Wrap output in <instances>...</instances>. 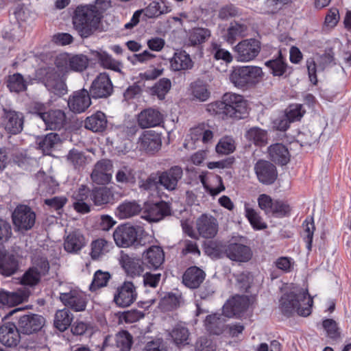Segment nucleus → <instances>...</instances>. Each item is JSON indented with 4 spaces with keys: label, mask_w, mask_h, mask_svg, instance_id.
<instances>
[{
    "label": "nucleus",
    "mask_w": 351,
    "mask_h": 351,
    "mask_svg": "<svg viewBox=\"0 0 351 351\" xmlns=\"http://www.w3.org/2000/svg\"><path fill=\"white\" fill-rule=\"evenodd\" d=\"M91 105L90 94L86 89L75 91L69 97L68 106L70 110L75 113L85 112Z\"/></svg>",
    "instance_id": "obj_19"
},
{
    "label": "nucleus",
    "mask_w": 351,
    "mask_h": 351,
    "mask_svg": "<svg viewBox=\"0 0 351 351\" xmlns=\"http://www.w3.org/2000/svg\"><path fill=\"white\" fill-rule=\"evenodd\" d=\"M170 336L177 346L188 344L189 332L186 327L176 325L171 331Z\"/></svg>",
    "instance_id": "obj_44"
},
{
    "label": "nucleus",
    "mask_w": 351,
    "mask_h": 351,
    "mask_svg": "<svg viewBox=\"0 0 351 351\" xmlns=\"http://www.w3.org/2000/svg\"><path fill=\"white\" fill-rule=\"evenodd\" d=\"M73 315L69 309L58 310L54 316V326L61 332L65 331L71 324Z\"/></svg>",
    "instance_id": "obj_37"
},
{
    "label": "nucleus",
    "mask_w": 351,
    "mask_h": 351,
    "mask_svg": "<svg viewBox=\"0 0 351 351\" xmlns=\"http://www.w3.org/2000/svg\"><path fill=\"white\" fill-rule=\"evenodd\" d=\"M245 137L249 141L258 146H264L267 143V131L258 127H253L248 130Z\"/></svg>",
    "instance_id": "obj_42"
},
{
    "label": "nucleus",
    "mask_w": 351,
    "mask_h": 351,
    "mask_svg": "<svg viewBox=\"0 0 351 351\" xmlns=\"http://www.w3.org/2000/svg\"><path fill=\"white\" fill-rule=\"evenodd\" d=\"M12 221L19 230H28L35 223L36 214L30 207L20 205L15 208L12 213Z\"/></svg>",
    "instance_id": "obj_11"
},
{
    "label": "nucleus",
    "mask_w": 351,
    "mask_h": 351,
    "mask_svg": "<svg viewBox=\"0 0 351 351\" xmlns=\"http://www.w3.org/2000/svg\"><path fill=\"white\" fill-rule=\"evenodd\" d=\"M138 143L141 149L147 154H153L160 149L162 140L158 133L153 130H147L141 134Z\"/></svg>",
    "instance_id": "obj_20"
},
{
    "label": "nucleus",
    "mask_w": 351,
    "mask_h": 351,
    "mask_svg": "<svg viewBox=\"0 0 351 351\" xmlns=\"http://www.w3.org/2000/svg\"><path fill=\"white\" fill-rule=\"evenodd\" d=\"M205 278V273L199 268L194 266L188 268L182 277V282L190 289H196Z\"/></svg>",
    "instance_id": "obj_29"
},
{
    "label": "nucleus",
    "mask_w": 351,
    "mask_h": 351,
    "mask_svg": "<svg viewBox=\"0 0 351 351\" xmlns=\"http://www.w3.org/2000/svg\"><path fill=\"white\" fill-rule=\"evenodd\" d=\"M319 137V133L312 132L309 130H304L298 134L297 142L302 147L311 146L317 141Z\"/></svg>",
    "instance_id": "obj_55"
},
{
    "label": "nucleus",
    "mask_w": 351,
    "mask_h": 351,
    "mask_svg": "<svg viewBox=\"0 0 351 351\" xmlns=\"http://www.w3.org/2000/svg\"><path fill=\"white\" fill-rule=\"evenodd\" d=\"M66 161L75 170L81 171L86 165L87 158L83 152L72 149L66 155Z\"/></svg>",
    "instance_id": "obj_39"
},
{
    "label": "nucleus",
    "mask_w": 351,
    "mask_h": 351,
    "mask_svg": "<svg viewBox=\"0 0 351 351\" xmlns=\"http://www.w3.org/2000/svg\"><path fill=\"white\" fill-rule=\"evenodd\" d=\"M170 65L172 70L180 71L192 69L193 62L185 51H178L170 59Z\"/></svg>",
    "instance_id": "obj_30"
},
{
    "label": "nucleus",
    "mask_w": 351,
    "mask_h": 351,
    "mask_svg": "<svg viewBox=\"0 0 351 351\" xmlns=\"http://www.w3.org/2000/svg\"><path fill=\"white\" fill-rule=\"evenodd\" d=\"M60 143V135L57 133L51 132L40 138L38 144L43 154L49 155Z\"/></svg>",
    "instance_id": "obj_38"
},
{
    "label": "nucleus",
    "mask_w": 351,
    "mask_h": 351,
    "mask_svg": "<svg viewBox=\"0 0 351 351\" xmlns=\"http://www.w3.org/2000/svg\"><path fill=\"white\" fill-rule=\"evenodd\" d=\"M271 160L279 165H285L289 161V154L287 148L281 143H276L268 148Z\"/></svg>",
    "instance_id": "obj_34"
},
{
    "label": "nucleus",
    "mask_w": 351,
    "mask_h": 351,
    "mask_svg": "<svg viewBox=\"0 0 351 351\" xmlns=\"http://www.w3.org/2000/svg\"><path fill=\"white\" fill-rule=\"evenodd\" d=\"M69 71L77 72L83 71L88 64V60L86 56L82 54L80 55H70Z\"/></svg>",
    "instance_id": "obj_54"
},
{
    "label": "nucleus",
    "mask_w": 351,
    "mask_h": 351,
    "mask_svg": "<svg viewBox=\"0 0 351 351\" xmlns=\"http://www.w3.org/2000/svg\"><path fill=\"white\" fill-rule=\"evenodd\" d=\"M207 110L213 114L241 119L246 111V102L243 96L228 93L223 95L222 101L210 104Z\"/></svg>",
    "instance_id": "obj_2"
},
{
    "label": "nucleus",
    "mask_w": 351,
    "mask_h": 351,
    "mask_svg": "<svg viewBox=\"0 0 351 351\" xmlns=\"http://www.w3.org/2000/svg\"><path fill=\"white\" fill-rule=\"evenodd\" d=\"M158 172L160 186L168 191H174L178 189L179 182L184 174L183 169L180 166H172L165 171Z\"/></svg>",
    "instance_id": "obj_10"
},
{
    "label": "nucleus",
    "mask_w": 351,
    "mask_h": 351,
    "mask_svg": "<svg viewBox=\"0 0 351 351\" xmlns=\"http://www.w3.org/2000/svg\"><path fill=\"white\" fill-rule=\"evenodd\" d=\"M2 125L12 134H17L23 129L24 117L21 112L3 108Z\"/></svg>",
    "instance_id": "obj_14"
},
{
    "label": "nucleus",
    "mask_w": 351,
    "mask_h": 351,
    "mask_svg": "<svg viewBox=\"0 0 351 351\" xmlns=\"http://www.w3.org/2000/svg\"><path fill=\"white\" fill-rule=\"evenodd\" d=\"M19 269L18 256L14 254H5L0 256V273L6 276L15 274Z\"/></svg>",
    "instance_id": "obj_32"
},
{
    "label": "nucleus",
    "mask_w": 351,
    "mask_h": 351,
    "mask_svg": "<svg viewBox=\"0 0 351 351\" xmlns=\"http://www.w3.org/2000/svg\"><path fill=\"white\" fill-rule=\"evenodd\" d=\"M261 49V42L255 38L245 39L234 47L236 56L239 62H249L258 56Z\"/></svg>",
    "instance_id": "obj_8"
},
{
    "label": "nucleus",
    "mask_w": 351,
    "mask_h": 351,
    "mask_svg": "<svg viewBox=\"0 0 351 351\" xmlns=\"http://www.w3.org/2000/svg\"><path fill=\"white\" fill-rule=\"evenodd\" d=\"M197 229L202 237L213 238L217 233V221L211 215H202L197 220Z\"/></svg>",
    "instance_id": "obj_25"
},
{
    "label": "nucleus",
    "mask_w": 351,
    "mask_h": 351,
    "mask_svg": "<svg viewBox=\"0 0 351 351\" xmlns=\"http://www.w3.org/2000/svg\"><path fill=\"white\" fill-rule=\"evenodd\" d=\"M247 30V25L236 21L231 22L226 33L223 35L224 40L232 44L239 37L244 36Z\"/></svg>",
    "instance_id": "obj_40"
},
{
    "label": "nucleus",
    "mask_w": 351,
    "mask_h": 351,
    "mask_svg": "<svg viewBox=\"0 0 351 351\" xmlns=\"http://www.w3.org/2000/svg\"><path fill=\"white\" fill-rule=\"evenodd\" d=\"M119 263L128 276L131 277L139 276L144 271L145 264L143 258L130 256L123 254L119 258Z\"/></svg>",
    "instance_id": "obj_24"
},
{
    "label": "nucleus",
    "mask_w": 351,
    "mask_h": 351,
    "mask_svg": "<svg viewBox=\"0 0 351 351\" xmlns=\"http://www.w3.org/2000/svg\"><path fill=\"white\" fill-rule=\"evenodd\" d=\"M302 227L304 228L303 232V239L306 243L307 248L311 250L313 233L315 230V225L313 219H311L310 221L305 220L302 223Z\"/></svg>",
    "instance_id": "obj_58"
},
{
    "label": "nucleus",
    "mask_w": 351,
    "mask_h": 351,
    "mask_svg": "<svg viewBox=\"0 0 351 351\" xmlns=\"http://www.w3.org/2000/svg\"><path fill=\"white\" fill-rule=\"evenodd\" d=\"M313 298L307 289L295 287L289 293H285L280 300V308L286 316L294 313L306 317L311 313Z\"/></svg>",
    "instance_id": "obj_1"
},
{
    "label": "nucleus",
    "mask_w": 351,
    "mask_h": 351,
    "mask_svg": "<svg viewBox=\"0 0 351 351\" xmlns=\"http://www.w3.org/2000/svg\"><path fill=\"white\" fill-rule=\"evenodd\" d=\"M21 302V299L16 293L0 291V304L3 305L13 306Z\"/></svg>",
    "instance_id": "obj_63"
},
{
    "label": "nucleus",
    "mask_w": 351,
    "mask_h": 351,
    "mask_svg": "<svg viewBox=\"0 0 351 351\" xmlns=\"http://www.w3.org/2000/svg\"><path fill=\"white\" fill-rule=\"evenodd\" d=\"M141 209L136 201H125L117 207V215L120 219H128L137 215Z\"/></svg>",
    "instance_id": "obj_35"
},
{
    "label": "nucleus",
    "mask_w": 351,
    "mask_h": 351,
    "mask_svg": "<svg viewBox=\"0 0 351 351\" xmlns=\"http://www.w3.org/2000/svg\"><path fill=\"white\" fill-rule=\"evenodd\" d=\"M263 77L262 69L256 66H240L234 69L230 79L235 86L243 88L258 83Z\"/></svg>",
    "instance_id": "obj_5"
},
{
    "label": "nucleus",
    "mask_w": 351,
    "mask_h": 351,
    "mask_svg": "<svg viewBox=\"0 0 351 351\" xmlns=\"http://www.w3.org/2000/svg\"><path fill=\"white\" fill-rule=\"evenodd\" d=\"M32 269L42 276L46 275L49 269V263L47 258L43 255L36 254L32 258Z\"/></svg>",
    "instance_id": "obj_52"
},
{
    "label": "nucleus",
    "mask_w": 351,
    "mask_h": 351,
    "mask_svg": "<svg viewBox=\"0 0 351 351\" xmlns=\"http://www.w3.org/2000/svg\"><path fill=\"white\" fill-rule=\"evenodd\" d=\"M91 54L103 68L110 69L121 74L123 73L121 71L122 63L114 59L107 52L102 50L93 51Z\"/></svg>",
    "instance_id": "obj_27"
},
{
    "label": "nucleus",
    "mask_w": 351,
    "mask_h": 351,
    "mask_svg": "<svg viewBox=\"0 0 351 351\" xmlns=\"http://www.w3.org/2000/svg\"><path fill=\"white\" fill-rule=\"evenodd\" d=\"M245 216L254 229L262 230L267 228L266 223L263 221L261 217L254 209L249 208L247 205H245Z\"/></svg>",
    "instance_id": "obj_53"
},
{
    "label": "nucleus",
    "mask_w": 351,
    "mask_h": 351,
    "mask_svg": "<svg viewBox=\"0 0 351 351\" xmlns=\"http://www.w3.org/2000/svg\"><path fill=\"white\" fill-rule=\"evenodd\" d=\"M42 121L47 129L60 130L66 123V114L62 110H49Z\"/></svg>",
    "instance_id": "obj_28"
},
{
    "label": "nucleus",
    "mask_w": 351,
    "mask_h": 351,
    "mask_svg": "<svg viewBox=\"0 0 351 351\" xmlns=\"http://www.w3.org/2000/svg\"><path fill=\"white\" fill-rule=\"evenodd\" d=\"M136 296L134 284L126 281L117 287L113 301L117 306L125 308L130 306L136 300Z\"/></svg>",
    "instance_id": "obj_13"
},
{
    "label": "nucleus",
    "mask_w": 351,
    "mask_h": 351,
    "mask_svg": "<svg viewBox=\"0 0 351 351\" xmlns=\"http://www.w3.org/2000/svg\"><path fill=\"white\" fill-rule=\"evenodd\" d=\"M224 253L231 261L239 263L247 262L252 256V250L248 246L237 243L228 245Z\"/></svg>",
    "instance_id": "obj_22"
},
{
    "label": "nucleus",
    "mask_w": 351,
    "mask_h": 351,
    "mask_svg": "<svg viewBox=\"0 0 351 351\" xmlns=\"http://www.w3.org/2000/svg\"><path fill=\"white\" fill-rule=\"evenodd\" d=\"M59 299L66 308L71 309L75 312L85 311L88 301L87 295L77 289L60 293Z\"/></svg>",
    "instance_id": "obj_7"
},
{
    "label": "nucleus",
    "mask_w": 351,
    "mask_h": 351,
    "mask_svg": "<svg viewBox=\"0 0 351 351\" xmlns=\"http://www.w3.org/2000/svg\"><path fill=\"white\" fill-rule=\"evenodd\" d=\"M179 302V298L176 294L169 293L162 299L160 305L165 310L171 311L178 307Z\"/></svg>",
    "instance_id": "obj_62"
},
{
    "label": "nucleus",
    "mask_w": 351,
    "mask_h": 351,
    "mask_svg": "<svg viewBox=\"0 0 351 351\" xmlns=\"http://www.w3.org/2000/svg\"><path fill=\"white\" fill-rule=\"evenodd\" d=\"M305 111L302 110V105L292 104L286 110V116L291 121H296L300 120L303 117Z\"/></svg>",
    "instance_id": "obj_61"
},
{
    "label": "nucleus",
    "mask_w": 351,
    "mask_h": 351,
    "mask_svg": "<svg viewBox=\"0 0 351 351\" xmlns=\"http://www.w3.org/2000/svg\"><path fill=\"white\" fill-rule=\"evenodd\" d=\"M113 86L109 75L102 73L93 80L90 94L93 98H106L112 93Z\"/></svg>",
    "instance_id": "obj_16"
},
{
    "label": "nucleus",
    "mask_w": 351,
    "mask_h": 351,
    "mask_svg": "<svg viewBox=\"0 0 351 351\" xmlns=\"http://www.w3.org/2000/svg\"><path fill=\"white\" fill-rule=\"evenodd\" d=\"M90 197L96 206H101L112 201L114 194L108 187H96L90 192Z\"/></svg>",
    "instance_id": "obj_36"
},
{
    "label": "nucleus",
    "mask_w": 351,
    "mask_h": 351,
    "mask_svg": "<svg viewBox=\"0 0 351 351\" xmlns=\"http://www.w3.org/2000/svg\"><path fill=\"white\" fill-rule=\"evenodd\" d=\"M90 246V256L97 260L109 252L111 243L104 239H98L92 241Z\"/></svg>",
    "instance_id": "obj_43"
},
{
    "label": "nucleus",
    "mask_w": 351,
    "mask_h": 351,
    "mask_svg": "<svg viewBox=\"0 0 351 351\" xmlns=\"http://www.w3.org/2000/svg\"><path fill=\"white\" fill-rule=\"evenodd\" d=\"M265 66L269 69L274 76H282L287 70V64L284 62L280 53L278 58L267 61Z\"/></svg>",
    "instance_id": "obj_50"
},
{
    "label": "nucleus",
    "mask_w": 351,
    "mask_h": 351,
    "mask_svg": "<svg viewBox=\"0 0 351 351\" xmlns=\"http://www.w3.org/2000/svg\"><path fill=\"white\" fill-rule=\"evenodd\" d=\"M248 306L249 300L246 296H234L223 306V315L227 317L239 316L247 308Z\"/></svg>",
    "instance_id": "obj_18"
},
{
    "label": "nucleus",
    "mask_w": 351,
    "mask_h": 351,
    "mask_svg": "<svg viewBox=\"0 0 351 351\" xmlns=\"http://www.w3.org/2000/svg\"><path fill=\"white\" fill-rule=\"evenodd\" d=\"M44 73L45 85L47 90L58 96L67 93V86L65 80L60 76L54 67H47L43 70Z\"/></svg>",
    "instance_id": "obj_9"
},
{
    "label": "nucleus",
    "mask_w": 351,
    "mask_h": 351,
    "mask_svg": "<svg viewBox=\"0 0 351 351\" xmlns=\"http://www.w3.org/2000/svg\"><path fill=\"white\" fill-rule=\"evenodd\" d=\"M235 149L234 140L228 136L222 138L216 145V152L221 154H229Z\"/></svg>",
    "instance_id": "obj_56"
},
{
    "label": "nucleus",
    "mask_w": 351,
    "mask_h": 351,
    "mask_svg": "<svg viewBox=\"0 0 351 351\" xmlns=\"http://www.w3.org/2000/svg\"><path fill=\"white\" fill-rule=\"evenodd\" d=\"M45 319L38 314H26L19 317L17 327L23 335H31L38 332L45 325Z\"/></svg>",
    "instance_id": "obj_12"
},
{
    "label": "nucleus",
    "mask_w": 351,
    "mask_h": 351,
    "mask_svg": "<svg viewBox=\"0 0 351 351\" xmlns=\"http://www.w3.org/2000/svg\"><path fill=\"white\" fill-rule=\"evenodd\" d=\"M322 325L330 339H336L340 337L337 324L334 319H326L323 321Z\"/></svg>",
    "instance_id": "obj_60"
},
{
    "label": "nucleus",
    "mask_w": 351,
    "mask_h": 351,
    "mask_svg": "<svg viewBox=\"0 0 351 351\" xmlns=\"http://www.w3.org/2000/svg\"><path fill=\"white\" fill-rule=\"evenodd\" d=\"M191 93L193 97L199 101H205L210 97V92L206 86L199 83L191 85Z\"/></svg>",
    "instance_id": "obj_57"
},
{
    "label": "nucleus",
    "mask_w": 351,
    "mask_h": 351,
    "mask_svg": "<svg viewBox=\"0 0 351 351\" xmlns=\"http://www.w3.org/2000/svg\"><path fill=\"white\" fill-rule=\"evenodd\" d=\"M137 120L141 128H149L159 125L162 122V115L158 110L149 108L142 110Z\"/></svg>",
    "instance_id": "obj_26"
},
{
    "label": "nucleus",
    "mask_w": 351,
    "mask_h": 351,
    "mask_svg": "<svg viewBox=\"0 0 351 351\" xmlns=\"http://www.w3.org/2000/svg\"><path fill=\"white\" fill-rule=\"evenodd\" d=\"M7 86L11 92L19 93L27 89V83L21 74L15 73L9 76Z\"/></svg>",
    "instance_id": "obj_48"
},
{
    "label": "nucleus",
    "mask_w": 351,
    "mask_h": 351,
    "mask_svg": "<svg viewBox=\"0 0 351 351\" xmlns=\"http://www.w3.org/2000/svg\"><path fill=\"white\" fill-rule=\"evenodd\" d=\"M84 127L94 132H101L107 127V119L104 113L98 111L84 121Z\"/></svg>",
    "instance_id": "obj_31"
},
{
    "label": "nucleus",
    "mask_w": 351,
    "mask_h": 351,
    "mask_svg": "<svg viewBox=\"0 0 351 351\" xmlns=\"http://www.w3.org/2000/svg\"><path fill=\"white\" fill-rule=\"evenodd\" d=\"M41 276L34 270L30 267L25 273L23 274L21 278V283L25 285H28L30 287H33L37 285L40 280Z\"/></svg>",
    "instance_id": "obj_59"
},
{
    "label": "nucleus",
    "mask_w": 351,
    "mask_h": 351,
    "mask_svg": "<svg viewBox=\"0 0 351 351\" xmlns=\"http://www.w3.org/2000/svg\"><path fill=\"white\" fill-rule=\"evenodd\" d=\"M161 279L160 274H152L147 272L143 276L144 287L147 288H156L158 287Z\"/></svg>",
    "instance_id": "obj_64"
},
{
    "label": "nucleus",
    "mask_w": 351,
    "mask_h": 351,
    "mask_svg": "<svg viewBox=\"0 0 351 351\" xmlns=\"http://www.w3.org/2000/svg\"><path fill=\"white\" fill-rule=\"evenodd\" d=\"M112 162L108 159H101L97 161L90 174L91 180L97 184H106L112 179Z\"/></svg>",
    "instance_id": "obj_17"
},
{
    "label": "nucleus",
    "mask_w": 351,
    "mask_h": 351,
    "mask_svg": "<svg viewBox=\"0 0 351 351\" xmlns=\"http://www.w3.org/2000/svg\"><path fill=\"white\" fill-rule=\"evenodd\" d=\"M142 258L149 269H158L165 261V252L161 247L152 245L143 252Z\"/></svg>",
    "instance_id": "obj_23"
},
{
    "label": "nucleus",
    "mask_w": 351,
    "mask_h": 351,
    "mask_svg": "<svg viewBox=\"0 0 351 351\" xmlns=\"http://www.w3.org/2000/svg\"><path fill=\"white\" fill-rule=\"evenodd\" d=\"M86 245L84 237L79 232L75 231L66 237L64 243V250L70 253H76Z\"/></svg>",
    "instance_id": "obj_33"
},
{
    "label": "nucleus",
    "mask_w": 351,
    "mask_h": 351,
    "mask_svg": "<svg viewBox=\"0 0 351 351\" xmlns=\"http://www.w3.org/2000/svg\"><path fill=\"white\" fill-rule=\"evenodd\" d=\"M256 177L260 182L265 185L272 184L277 179L276 167L271 162L260 160L254 167Z\"/></svg>",
    "instance_id": "obj_15"
},
{
    "label": "nucleus",
    "mask_w": 351,
    "mask_h": 351,
    "mask_svg": "<svg viewBox=\"0 0 351 351\" xmlns=\"http://www.w3.org/2000/svg\"><path fill=\"white\" fill-rule=\"evenodd\" d=\"M210 36V32L208 29L195 28L189 34V45L196 46L204 43Z\"/></svg>",
    "instance_id": "obj_46"
},
{
    "label": "nucleus",
    "mask_w": 351,
    "mask_h": 351,
    "mask_svg": "<svg viewBox=\"0 0 351 351\" xmlns=\"http://www.w3.org/2000/svg\"><path fill=\"white\" fill-rule=\"evenodd\" d=\"M100 12L95 5L77 6L73 22L75 29L83 38L90 36L97 29L100 20Z\"/></svg>",
    "instance_id": "obj_3"
},
{
    "label": "nucleus",
    "mask_w": 351,
    "mask_h": 351,
    "mask_svg": "<svg viewBox=\"0 0 351 351\" xmlns=\"http://www.w3.org/2000/svg\"><path fill=\"white\" fill-rule=\"evenodd\" d=\"M171 82L168 78H162L152 88V94L156 95L159 99H163L170 90Z\"/></svg>",
    "instance_id": "obj_49"
},
{
    "label": "nucleus",
    "mask_w": 351,
    "mask_h": 351,
    "mask_svg": "<svg viewBox=\"0 0 351 351\" xmlns=\"http://www.w3.org/2000/svg\"><path fill=\"white\" fill-rule=\"evenodd\" d=\"M115 342L119 351H130L133 343V338L128 331L122 330L116 335Z\"/></svg>",
    "instance_id": "obj_47"
},
{
    "label": "nucleus",
    "mask_w": 351,
    "mask_h": 351,
    "mask_svg": "<svg viewBox=\"0 0 351 351\" xmlns=\"http://www.w3.org/2000/svg\"><path fill=\"white\" fill-rule=\"evenodd\" d=\"M110 278L111 275L109 272L97 270L94 274L90 290L95 291L99 288L106 287Z\"/></svg>",
    "instance_id": "obj_51"
},
{
    "label": "nucleus",
    "mask_w": 351,
    "mask_h": 351,
    "mask_svg": "<svg viewBox=\"0 0 351 351\" xmlns=\"http://www.w3.org/2000/svg\"><path fill=\"white\" fill-rule=\"evenodd\" d=\"M135 171L134 169L128 165H123L117 170L115 178L119 183L128 184L135 182Z\"/></svg>",
    "instance_id": "obj_45"
},
{
    "label": "nucleus",
    "mask_w": 351,
    "mask_h": 351,
    "mask_svg": "<svg viewBox=\"0 0 351 351\" xmlns=\"http://www.w3.org/2000/svg\"><path fill=\"white\" fill-rule=\"evenodd\" d=\"M225 319L221 315H210L205 320L206 327L208 331L214 335H220L226 328Z\"/></svg>",
    "instance_id": "obj_41"
},
{
    "label": "nucleus",
    "mask_w": 351,
    "mask_h": 351,
    "mask_svg": "<svg viewBox=\"0 0 351 351\" xmlns=\"http://www.w3.org/2000/svg\"><path fill=\"white\" fill-rule=\"evenodd\" d=\"M143 233L144 230L139 226L134 227L124 224L115 229L113 237L119 247H128L132 245L137 247L143 245L141 236Z\"/></svg>",
    "instance_id": "obj_4"
},
{
    "label": "nucleus",
    "mask_w": 351,
    "mask_h": 351,
    "mask_svg": "<svg viewBox=\"0 0 351 351\" xmlns=\"http://www.w3.org/2000/svg\"><path fill=\"white\" fill-rule=\"evenodd\" d=\"M21 341V332L15 324L8 322L0 326V342L6 347L16 346Z\"/></svg>",
    "instance_id": "obj_21"
},
{
    "label": "nucleus",
    "mask_w": 351,
    "mask_h": 351,
    "mask_svg": "<svg viewBox=\"0 0 351 351\" xmlns=\"http://www.w3.org/2000/svg\"><path fill=\"white\" fill-rule=\"evenodd\" d=\"M141 218L147 222L157 223L171 215L169 205L160 201L158 203H145L141 209Z\"/></svg>",
    "instance_id": "obj_6"
}]
</instances>
